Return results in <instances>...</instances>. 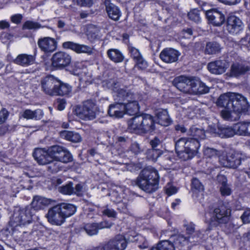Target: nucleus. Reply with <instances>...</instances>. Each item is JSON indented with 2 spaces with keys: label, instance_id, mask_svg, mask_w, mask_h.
I'll use <instances>...</instances> for the list:
<instances>
[{
  "label": "nucleus",
  "instance_id": "obj_27",
  "mask_svg": "<svg viewBox=\"0 0 250 250\" xmlns=\"http://www.w3.org/2000/svg\"><path fill=\"white\" fill-rule=\"evenodd\" d=\"M235 96V93L230 92L221 95L217 100V104L225 108L230 109L231 103Z\"/></svg>",
  "mask_w": 250,
  "mask_h": 250
},
{
  "label": "nucleus",
  "instance_id": "obj_58",
  "mask_svg": "<svg viewBox=\"0 0 250 250\" xmlns=\"http://www.w3.org/2000/svg\"><path fill=\"white\" fill-rule=\"evenodd\" d=\"M8 115L9 113L5 108H2L0 111V125L3 124L6 121Z\"/></svg>",
  "mask_w": 250,
  "mask_h": 250
},
{
  "label": "nucleus",
  "instance_id": "obj_5",
  "mask_svg": "<svg viewBox=\"0 0 250 250\" xmlns=\"http://www.w3.org/2000/svg\"><path fill=\"white\" fill-rule=\"evenodd\" d=\"M231 210L224 205H220L205 214L206 221L211 226H217L219 224H226L229 220Z\"/></svg>",
  "mask_w": 250,
  "mask_h": 250
},
{
  "label": "nucleus",
  "instance_id": "obj_51",
  "mask_svg": "<svg viewBox=\"0 0 250 250\" xmlns=\"http://www.w3.org/2000/svg\"><path fill=\"white\" fill-rule=\"evenodd\" d=\"M188 238L183 234H179L175 238L174 243L176 245H184L188 242Z\"/></svg>",
  "mask_w": 250,
  "mask_h": 250
},
{
  "label": "nucleus",
  "instance_id": "obj_63",
  "mask_svg": "<svg viewBox=\"0 0 250 250\" xmlns=\"http://www.w3.org/2000/svg\"><path fill=\"white\" fill-rule=\"evenodd\" d=\"M83 189V186L80 184H78L76 185L75 188L73 187V193L72 194H75L78 195H80L81 194Z\"/></svg>",
  "mask_w": 250,
  "mask_h": 250
},
{
  "label": "nucleus",
  "instance_id": "obj_48",
  "mask_svg": "<svg viewBox=\"0 0 250 250\" xmlns=\"http://www.w3.org/2000/svg\"><path fill=\"white\" fill-rule=\"evenodd\" d=\"M188 16L191 21L198 22L200 21L199 11L196 9L191 10L188 14Z\"/></svg>",
  "mask_w": 250,
  "mask_h": 250
},
{
  "label": "nucleus",
  "instance_id": "obj_34",
  "mask_svg": "<svg viewBox=\"0 0 250 250\" xmlns=\"http://www.w3.org/2000/svg\"><path fill=\"white\" fill-rule=\"evenodd\" d=\"M221 49V48L218 43L212 42L207 43L204 51L205 54L211 55L219 53Z\"/></svg>",
  "mask_w": 250,
  "mask_h": 250
},
{
  "label": "nucleus",
  "instance_id": "obj_10",
  "mask_svg": "<svg viewBox=\"0 0 250 250\" xmlns=\"http://www.w3.org/2000/svg\"><path fill=\"white\" fill-rule=\"evenodd\" d=\"M230 105V109H232L239 118L240 114L245 113L249 108V105L246 98L237 93H235V96L233 98Z\"/></svg>",
  "mask_w": 250,
  "mask_h": 250
},
{
  "label": "nucleus",
  "instance_id": "obj_30",
  "mask_svg": "<svg viewBox=\"0 0 250 250\" xmlns=\"http://www.w3.org/2000/svg\"><path fill=\"white\" fill-rule=\"evenodd\" d=\"M52 200L45 198L43 197L36 196H34L32 202V206L35 209L39 210L42 209L44 206L50 204Z\"/></svg>",
  "mask_w": 250,
  "mask_h": 250
},
{
  "label": "nucleus",
  "instance_id": "obj_20",
  "mask_svg": "<svg viewBox=\"0 0 250 250\" xmlns=\"http://www.w3.org/2000/svg\"><path fill=\"white\" fill-rule=\"evenodd\" d=\"M125 106L122 102L109 105L108 109V114L111 117L116 118H120L123 117L125 114Z\"/></svg>",
  "mask_w": 250,
  "mask_h": 250
},
{
  "label": "nucleus",
  "instance_id": "obj_56",
  "mask_svg": "<svg viewBox=\"0 0 250 250\" xmlns=\"http://www.w3.org/2000/svg\"><path fill=\"white\" fill-rule=\"evenodd\" d=\"M192 187L199 191L204 189V186L197 178H193L192 181Z\"/></svg>",
  "mask_w": 250,
  "mask_h": 250
},
{
  "label": "nucleus",
  "instance_id": "obj_24",
  "mask_svg": "<svg viewBox=\"0 0 250 250\" xmlns=\"http://www.w3.org/2000/svg\"><path fill=\"white\" fill-rule=\"evenodd\" d=\"M208 21L215 26H220L225 21L224 16L216 11H208L206 14Z\"/></svg>",
  "mask_w": 250,
  "mask_h": 250
},
{
  "label": "nucleus",
  "instance_id": "obj_28",
  "mask_svg": "<svg viewBox=\"0 0 250 250\" xmlns=\"http://www.w3.org/2000/svg\"><path fill=\"white\" fill-rule=\"evenodd\" d=\"M59 84H56L54 95H69L72 92V87L67 83H62L58 80Z\"/></svg>",
  "mask_w": 250,
  "mask_h": 250
},
{
  "label": "nucleus",
  "instance_id": "obj_21",
  "mask_svg": "<svg viewBox=\"0 0 250 250\" xmlns=\"http://www.w3.org/2000/svg\"><path fill=\"white\" fill-rule=\"evenodd\" d=\"M129 52L132 58L135 62V65L140 69H145L147 67V62L143 59L139 50L133 47H129Z\"/></svg>",
  "mask_w": 250,
  "mask_h": 250
},
{
  "label": "nucleus",
  "instance_id": "obj_15",
  "mask_svg": "<svg viewBox=\"0 0 250 250\" xmlns=\"http://www.w3.org/2000/svg\"><path fill=\"white\" fill-rule=\"evenodd\" d=\"M62 46L66 49H71L77 54L85 53L91 55L93 53V49L92 47L85 44H81L75 43L73 42H64Z\"/></svg>",
  "mask_w": 250,
  "mask_h": 250
},
{
  "label": "nucleus",
  "instance_id": "obj_29",
  "mask_svg": "<svg viewBox=\"0 0 250 250\" xmlns=\"http://www.w3.org/2000/svg\"><path fill=\"white\" fill-rule=\"evenodd\" d=\"M214 133L221 138H229L233 136L235 134V131L233 129V126L229 127L226 125H221L218 126Z\"/></svg>",
  "mask_w": 250,
  "mask_h": 250
},
{
  "label": "nucleus",
  "instance_id": "obj_1",
  "mask_svg": "<svg viewBox=\"0 0 250 250\" xmlns=\"http://www.w3.org/2000/svg\"><path fill=\"white\" fill-rule=\"evenodd\" d=\"M103 85L113 91L115 101L123 102L125 114L133 115L138 112L139 109L138 102L142 100L139 95H134L129 90L121 88L119 83L114 79L104 81Z\"/></svg>",
  "mask_w": 250,
  "mask_h": 250
},
{
  "label": "nucleus",
  "instance_id": "obj_50",
  "mask_svg": "<svg viewBox=\"0 0 250 250\" xmlns=\"http://www.w3.org/2000/svg\"><path fill=\"white\" fill-rule=\"evenodd\" d=\"M204 154L205 156L208 158H215L219 155L218 152L216 149L213 148L207 147L204 150Z\"/></svg>",
  "mask_w": 250,
  "mask_h": 250
},
{
  "label": "nucleus",
  "instance_id": "obj_14",
  "mask_svg": "<svg viewBox=\"0 0 250 250\" xmlns=\"http://www.w3.org/2000/svg\"><path fill=\"white\" fill-rule=\"evenodd\" d=\"M244 28V23L241 19L235 16L228 17L227 22V30L232 35L239 33Z\"/></svg>",
  "mask_w": 250,
  "mask_h": 250
},
{
  "label": "nucleus",
  "instance_id": "obj_43",
  "mask_svg": "<svg viewBox=\"0 0 250 250\" xmlns=\"http://www.w3.org/2000/svg\"><path fill=\"white\" fill-rule=\"evenodd\" d=\"M119 250H124L126 247V240L121 235H118L112 239Z\"/></svg>",
  "mask_w": 250,
  "mask_h": 250
},
{
  "label": "nucleus",
  "instance_id": "obj_59",
  "mask_svg": "<svg viewBox=\"0 0 250 250\" xmlns=\"http://www.w3.org/2000/svg\"><path fill=\"white\" fill-rule=\"evenodd\" d=\"M78 5L81 6L90 7L92 4V0H73Z\"/></svg>",
  "mask_w": 250,
  "mask_h": 250
},
{
  "label": "nucleus",
  "instance_id": "obj_45",
  "mask_svg": "<svg viewBox=\"0 0 250 250\" xmlns=\"http://www.w3.org/2000/svg\"><path fill=\"white\" fill-rule=\"evenodd\" d=\"M157 245L159 250H175L173 244L168 240L162 241Z\"/></svg>",
  "mask_w": 250,
  "mask_h": 250
},
{
  "label": "nucleus",
  "instance_id": "obj_16",
  "mask_svg": "<svg viewBox=\"0 0 250 250\" xmlns=\"http://www.w3.org/2000/svg\"><path fill=\"white\" fill-rule=\"evenodd\" d=\"M57 84H59L58 80L53 76H46L41 81L42 91L45 94L50 96L54 95L55 89Z\"/></svg>",
  "mask_w": 250,
  "mask_h": 250
},
{
  "label": "nucleus",
  "instance_id": "obj_23",
  "mask_svg": "<svg viewBox=\"0 0 250 250\" xmlns=\"http://www.w3.org/2000/svg\"><path fill=\"white\" fill-rule=\"evenodd\" d=\"M35 57L27 54H21L13 60V62L18 65L26 67L34 63Z\"/></svg>",
  "mask_w": 250,
  "mask_h": 250
},
{
  "label": "nucleus",
  "instance_id": "obj_12",
  "mask_svg": "<svg viewBox=\"0 0 250 250\" xmlns=\"http://www.w3.org/2000/svg\"><path fill=\"white\" fill-rule=\"evenodd\" d=\"M176 143L178 146H182L183 148H185L186 151H188L191 152L190 154H193L195 155L197 153L198 149L200 147L198 140L191 138H182Z\"/></svg>",
  "mask_w": 250,
  "mask_h": 250
},
{
  "label": "nucleus",
  "instance_id": "obj_54",
  "mask_svg": "<svg viewBox=\"0 0 250 250\" xmlns=\"http://www.w3.org/2000/svg\"><path fill=\"white\" fill-rule=\"evenodd\" d=\"M60 162H56L51 163L48 166V169L52 173H56L60 170L61 167L60 166Z\"/></svg>",
  "mask_w": 250,
  "mask_h": 250
},
{
  "label": "nucleus",
  "instance_id": "obj_36",
  "mask_svg": "<svg viewBox=\"0 0 250 250\" xmlns=\"http://www.w3.org/2000/svg\"><path fill=\"white\" fill-rule=\"evenodd\" d=\"M128 240L129 241L132 242H137L138 247L141 249H145L148 247V243L145 238L141 235H136L128 236Z\"/></svg>",
  "mask_w": 250,
  "mask_h": 250
},
{
  "label": "nucleus",
  "instance_id": "obj_6",
  "mask_svg": "<svg viewBox=\"0 0 250 250\" xmlns=\"http://www.w3.org/2000/svg\"><path fill=\"white\" fill-rule=\"evenodd\" d=\"M130 129L138 133H146L154 130V120L149 114L140 115L133 117L128 122Z\"/></svg>",
  "mask_w": 250,
  "mask_h": 250
},
{
  "label": "nucleus",
  "instance_id": "obj_49",
  "mask_svg": "<svg viewBox=\"0 0 250 250\" xmlns=\"http://www.w3.org/2000/svg\"><path fill=\"white\" fill-rule=\"evenodd\" d=\"M223 179L226 180V178L223 177L221 176ZM221 193L222 195L224 196H228L231 193V190L228 185L227 184L226 180L223 182L222 184V186L220 187V188Z\"/></svg>",
  "mask_w": 250,
  "mask_h": 250
},
{
  "label": "nucleus",
  "instance_id": "obj_35",
  "mask_svg": "<svg viewBox=\"0 0 250 250\" xmlns=\"http://www.w3.org/2000/svg\"><path fill=\"white\" fill-rule=\"evenodd\" d=\"M188 134L189 136H192V139H196V140L198 139H204L206 137L205 132L204 130L198 128L193 126H192L188 131Z\"/></svg>",
  "mask_w": 250,
  "mask_h": 250
},
{
  "label": "nucleus",
  "instance_id": "obj_57",
  "mask_svg": "<svg viewBox=\"0 0 250 250\" xmlns=\"http://www.w3.org/2000/svg\"><path fill=\"white\" fill-rule=\"evenodd\" d=\"M244 223H250V208L247 209L243 212V214L241 216Z\"/></svg>",
  "mask_w": 250,
  "mask_h": 250
},
{
  "label": "nucleus",
  "instance_id": "obj_53",
  "mask_svg": "<svg viewBox=\"0 0 250 250\" xmlns=\"http://www.w3.org/2000/svg\"><path fill=\"white\" fill-rule=\"evenodd\" d=\"M101 248H103L104 250H119L117 248V246L115 244L112 239L109 241L106 244L103 246H100Z\"/></svg>",
  "mask_w": 250,
  "mask_h": 250
},
{
  "label": "nucleus",
  "instance_id": "obj_31",
  "mask_svg": "<svg viewBox=\"0 0 250 250\" xmlns=\"http://www.w3.org/2000/svg\"><path fill=\"white\" fill-rule=\"evenodd\" d=\"M156 116L159 124L167 126L170 124V119L167 110L163 109L157 110L156 112Z\"/></svg>",
  "mask_w": 250,
  "mask_h": 250
},
{
  "label": "nucleus",
  "instance_id": "obj_52",
  "mask_svg": "<svg viewBox=\"0 0 250 250\" xmlns=\"http://www.w3.org/2000/svg\"><path fill=\"white\" fill-rule=\"evenodd\" d=\"M130 150L133 153L137 155L142 152L143 149L138 143L134 142L131 144Z\"/></svg>",
  "mask_w": 250,
  "mask_h": 250
},
{
  "label": "nucleus",
  "instance_id": "obj_33",
  "mask_svg": "<svg viewBox=\"0 0 250 250\" xmlns=\"http://www.w3.org/2000/svg\"><path fill=\"white\" fill-rule=\"evenodd\" d=\"M107 56L109 59L115 62H120L124 60L122 53L117 49H110L107 51Z\"/></svg>",
  "mask_w": 250,
  "mask_h": 250
},
{
  "label": "nucleus",
  "instance_id": "obj_18",
  "mask_svg": "<svg viewBox=\"0 0 250 250\" xmlns=\"http://www.w3.org/2000/svg\"><path fill=\"white\" fill-rule=\"evenodd\" d=\"M180 55V53L177 50L167 48L162 51L160 54V58L164 62L170 63L176 62Z\"/></svg>",
  "mask_w": 250,
  "mask_h": 250
},
{
  "label": "nucleus",
  "instance_id": "obj_60",
  "mask_svg": "<svg viewBox=\"0 0 250 250\" xmlns=\"http://www.w3.org/2000/svg\"><path fill=\"white\" fill-rule=\"evenodd\" d=\"M111 223H109L107 222L104 221L100 223H96V226L98 231L99 229H103L104 228H110L112 226Z\"/></svg>",
  "mask_w": 250,
  "mask_h": 250
},
{
  "label": "nucleus",
  "instance_id": "obj_3",
  "mask_svg": "<svg viewBox=\"0 0 250 250\" xmlns=\"http://www.w3.org/2000/svg\"><path fill=\"white\" fill-rule=\"evenodd\" d=\"M159 176L154 169H144L136 179L135 184L146 193H151L159 188Z\"/></svg>",
  "mask_w": 250,
  "mask_h": 250
},
{
  "label": "nucleus",
  "instance_id": "obj_4",
  "mask_svg": "<svg viewBox=\"0 0 250 250\" xmlns=\"http://www.w3.org/2000/svg\"><path fill=\"white\" fill-rule=\"evenodd\" d=\"M76 211V208L74 205L62 203L50 208L46 216L52 225L60 226L66 218L74 214Z\"/></svg>",
  "mask_w": 250,
  "mask_h": 250
},
{
  "label": "nucleus",
  "instance_id": "obj_61",
  "mask_svg": "<svg viewBox=\"0 0 250 250\" xmlns=\"http://www.w3.org/2000/svg\"><path fill=\"white\" fill-rule=\"evenodd\" d=\"M161 142L157 137H155L150 141V145L152 148H158L157 147L161 146Z\"/></svg>",
  "mask_w": 250,
  "mask_h": 250
},
{
  "label": "nucleus",
  "instance_id": "obj_9",
  "mask_svg": "<svg viewBox=\"0 0 250 250\" xmlns=\"http://www.w3.org/2000/svg\"><path fill=\"white\" fill-rule=\"evenodd\" d=\"M243 155L238 151H231L226 157L220 156L218 160L223 167L229 168H236L241 164Z\"/></svg>",
  "mask_w": 250,
  "mask_h": 250
},
{
  "label": "nucleus",
  "instance_id": "obj_46",
  "mask_svg": "<svg viewBox=\"0 0 250 250\" xmlns=\"http://www.w3.org/2000/svg\"><path fill=\"white\" fill-rule=\"evenodd\" d=\"M42 27L41 25L38 22L27 21L24 22L22 28L23 29L36 30Z\"/></svg>",
  "mask_w": 250,
  "mask_h": 250
},
{
  "label": "nucleus",
  "instance_id": "obj_32",
  "mask_svg": "<svg viewBox=\"0 0 250 250\" xmlns=\"http://www.w3.org/2000/svg\"><path fill=\"white\" fill-rule=\"evenodd\" d=\"M60 135L62 138L73 143L80 142L82 140V138L79 133L72 131L66 130L61 131Z\"/></svg>",
  "mask_w": 250,
  "mask_h": 250
},
{
  "label": "nucleus",
  "instance_id": "obj_19",
  "mask_svg": "<svg viewBox=\"0 0 250 250\" xmlns=\"http://www.w3.org/2000/svg\"><path fill=\"white\" fill-rule=\"evenodd\" d=\"M33 156L40 165H44L51 162L48 149L46 150L43 148H36L35 149Z\"/></svg>",
  "mask_w": 250,
  "mask_h": 250
},
{
  "label": "nucleus",
  "instance_id": "obj_47",
  "mask_svg": "<svg viewBox=\"0 0 250 250\" xmlns=\"http://www.w3.org/2000/svg\"><path fill=\"white\" fill-rule=\"evenodd\" d=\"M73 183L69 182L67 184L60 187L59 188V191L64 194L70 195L73 193Z\"/></svg>",
  "mask_w": 250,
  "mask_h": 250
},
{
  "label": "nucleus",
  "instance_id": "obj_11",
  "mask_svg": "<svg viewBox=\"0 0 250 250\" xmlns=\"http://www.w3.org/2000/svg\"><path fill=\"white\" fill-rule=\"evenodd\" d=\"M51 61L53 67L62 68L67 66L70 63L71 57L65 52L59 51L53 54Z\"/></svg>",
  "mask_w": 250,
  "mask_h": 250
},
{
  "label": "nucleus",
  "instance_id": "obj_41",
  "mask_svg": "<svg viewBox=\"0 0 250 250\" xmlns=\"http://www.w3.org/2000/svg\"><path fill=\"white\" fill-rule=\"evenodd\" d=\"M246 123L247 122H239L233 125L235 134L242 136L246 135Z\"/></svg>",
  "mask_w": 250,
  "mask_h": 250
},
{
  "label": "nucleus",
  "instance_id": "obj_64",
  "mask_svg": "<svg viewBox=\"0 0 250 250\" xmlns=\"http://www.w3.org/2000/svg\"><path fill=\"white\" fill-rule=\"evenodd\" d=\"M22 19V16L21 14H16L12 16L11 18V21L16 24L21 22Z\"/></svg>",
  "mask_w": 250,
  "mask_h": 250
},
{
  "label": "nucleus",
  "instance_id": "obj_25",
  "mask_svg": "<svg viewBox=\"0 0 250 250\" xmlns=\"http://www.w3.org/2000/svg\"><path fill=\"white\" fill-rule=\"evenodd\" d=\"M104 4L109 18L114 21L118 20L121 16V12L118 7L111 3L109 0H105Z\"/></svg>",
  "mask_w": 250,
  "mask_h": 250
},
{
  "label": "nucleus",
  "instance_id": "obj_22",
  "mask_svg": "<svg viewBox=\"0 0 250 250\" xmlns=\"http://www.w3.org/2000/svg\"><path fill=\"white\" fill-rule=\"evenodd\" d=\"M43 116V112L42 109H37L35 110H32L29 109H26L20 113L19 118L26 120H38L41 119Z\"/></svg>",
  "mask_w": 250,
  "mask_h": 250
},
{
  "label": "nucleus",
  "instance_id": "obj_13",
  "mask_svg": "<svg viewBox=\"0 0 250 250\" xmlns=\"http://www.w3.org/2000/svg\"><path fill=\"white\" fill-rule=\"evenodd\" d=\"M40 49L46 53L55 51L57 48V42L53 38L45 37L40 38L37 42Z\"/></svg>",
  "mask_w": 250,
  "mask_h": 250
},
{
  "label": "nucleus",
  "instance_id": "obj_55",
  "mask_svg": "<svg viewBox=\"0 0 250 250\" xmlns=\"http://www.w3.org/2000/svg\"><path fill=\"white\" fill-rule=\"evenodd\" d=\"M102 212L104 215H106L108 217L112 218H115L117 214L114 209L107 207L102 211Z\"/></svg>",
  "mask_w": 250,
  "mask_h": 250
},
{
  "label": "nucleus",
  "instance_id": "obj_8",
  "mask_svg": "<svg viewBox=\"0 0 250 250\" xmlns=\"http://www.w3.org/2000/svg\"><path fill=\"white\" fill-rule=\"evenodd\" d=\"M75 112L78 117L86 121L94 120L96 117L95 104L90 101H85L82 106H77Z\"/></svg>",
  "mask_w": 250,
  "mask_h": 250
},
{
  "label": "nucleus",
  "instance_id": "obj_39",
  "mask_svg": "<svg viewBox=\"0 0 250 250\" xmlns=\"http://www.w3.org/2000/svg\"><path fill=\"white\" fill-rule=\"evenodd\" d=\"M62 147L63 146H62L55 145L48 148V153L49 156H50L51 162L53 160L56 161H57L62 149Z\"/></svg>",
  "mask_w": 250,
  "mask_h": 250
},
{
  "label": "nucleus",
  "instance_id": "obj_40",
  "mask_svg": "<svg viewBox=\"0 0 250 250\" xmlns=\"http://www.w3.org/2000/svg\"><path fill=\"white\" fill-rule=\"evenodd\" d=\"M222 117L225 120L234 121L239 119V116L236 115L232 109H227L223 110L221 112Z\"/></svg>",
  "mask_w": 250,
  "mask_h": 250
},
{
  "label": "nucleus",
  "instance_id": "obj_37",
  "mask_svg": "<svg viewBox=\"0 0 250 250\" xmlns=\"http://www.w3.org/2000/svg\"><path fill=\"white\" fill-rule=\"evenodd\" d=\"M175 149L179 157L184 161L191 159L195 156L193 154H190V152L186 151L185 148H183L182 146H178L176 143Z\"/></svg>",
  "mask_w": 250,
  "mask_h": 250
},
{
  "label": "nucleus",
  "instance_id": "obj_2",
  "mask_svg": "<svg viewBox=\"0 0 250 250\" xmlns=\"http://www.w3.org/2000/svg\"><path fill=\"white\" fill-rule=\"evenodd\" d=\"M173 84L180 91L190 95L205 94L209 88L199 79L180 76L174 78Z\"/></svg>",
  "mask_w": 250,
  "mask_h": 250
},
{
  "label": "nucleus",
  "instance_id": "obj_38",
  "mask_svg": "<svg viewBox=\"0 0 250 250\" xmlns=\"http://www.w3.org/2000/svg\"><path fill=\"white\" fill-rule=\"evenodd\" d=\"M72 160L73 157L71 154L66 148L63 147L56 161L67 163L72 161Z\"/></svg>",
  "mask_w": 250,
  "mask_h": 250
},
{
  "label": "nucleus",
  "instance_id": "obj_44",
  "mask_svg": "<svg viewBox=\"0 0 250 250\" xmlns=\"http://www.w3.org/2000/svg\"><path fill=\"white\" fill-rule=\"evenodd\" d=\"M83 229L90 236L96 235L98 232L96 223L86 224L83 228Z\"/></svg>",
  "mask_w": 250,
  "mask_h": 250
},
{
  "label": "nucleus",
  "instance_id": "obj_62",
  "mask_svg": "<svg viewBox=\"0 0 250 250\" xmlns=\"http://www.w3.org/2000/svg\"><path fill=\"white\" fill-rule=\"evenodd\" d=\"M166 191L167 194L168 195L170 196L172 194L176 193L177 191V189L175 187L168 186L166 188Z\"/></svg>",
  "mask_w": 250,
  "mask_h": 250
},
{
  "label": "nucleus",
  "instance_id": "obj_42",
  "mask_svg": "<svg viewBox=\"0 0 250 250\" xmlns=\"http://www.w3.org/2000/svg\"><path fill=\"white\" fill-rule=\"evenodd\" d=\"M162 153V151L159 148H151L147 150L146 155L148 159L155 162Z\"/></svg>",
  "mask_w": 250,
  "mask_h": 250
},
{
  "label": "nucleus",
  "instance_id": "obj_7",
  "mask_svg": "<svg viewBox=\"0 0 250 250\" xmlns=\"http://www.w3.org/2000/svg\"><path fill=\"white\" fill-rule=\"evenodd\" d=\"M32 217V212L30 208L19 209L14 212L9 224L14 228L18 226H24L31 222Z\"/></svg>",
  "mask_w": 250,
  "mask_h": 250
},
{
  "label": "nucleus",
  "instance_id": "obj_17",
  "mask_svg": "<svg viewBox=\"0 0 250 250\" xmlns=\"http://www.w3.org/2000/svg\"><path fill=\"white\" fill-rule=\"evenodd\" d=\"M228 62L223 60H216L208 64V69L212 74L220 75L224 73L229 67Z\"/></svg>",
  "mask_w": 250,
  "mask_h": 250
},
{
  "label": "nucleus",
  "instance_id": "obj_26",
  "mask_svg": "<svg viewBox=\"0 0 250 250\" xmlns=\"http://www.w3.org/2000/svg\"><path fill=\"white\" fill-rule=\"evenodd\" d=\"M250 70L248 66H245L242 63L235 62L232 63L230 67V74L235 77H239L245 74Z\"/></svg>",
  "mask_w": 250,
  "mask_h": 250
}]
</instances>
